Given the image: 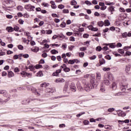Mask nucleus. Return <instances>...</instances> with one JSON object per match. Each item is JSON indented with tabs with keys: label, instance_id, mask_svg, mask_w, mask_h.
Listing matches in <instances>:
<instances>
[{
	"label": "nucleus",
	"instance_id": "nucleus-13",
	"mask_svg": "<svg viewBox=\"0 0 131 131\" xmlns=\"http://www.w3.org/2000/svg\"><path fill=\"white\" fill-rule=\"evenodd\" d=\"M115 7L114 6H110L108 8V11L111 12V14H113V12L115 11Z\"/></svg>",
	"mask_w": 131,
	"mask_h": 131
},
{
	"label": "nucleus",
	"instance_id": "nucleus-46",
	"mask_svg": "<svg viewBox=\"0 0 131 131\" xmlns=\"http://www.w3.org/2000/svg\"><path fill=\"white\" fill-rule=\"evenodd\" d=\"M60 27H62V28H64V27H66V23L62 22L60 25Z\"/></svg>",
	"mask_w": 131,
	"mask_h": 131
},
{
	"label": "nucleus",
	"instance_id": "nucleus-58",
	"mask_svg": "<svg viewBox=\"0 0 131 131\" xmlns=\"http://www.w3.org/2000/svg\"><path fill=\"white\" fill-rule=\"evenodd\" d=\"M84 45L86 46V47H89L90 46V41H87L84 42Z\"/></svg>",
	"mask_w": 131,
	"mask_h": 131
},
{
	"label": "nucleus",
	"instance_id": "nucleus-23",
	"mask_svg": "<svg viewBox=\"0 0 131 131\" xmlns=\"http://www.w3.org/2000/svg\"><path fill=\"white\" fill-rule=\"evenodd\" d=\"M117 112H121V116H122V117H123V116H125V115H126L125 113L121 111L120 110L117 111Z\"/></svg>",
	"mask_w": 131,
	"mask_h": 131
},
{
	"label": "nucleus",
	"instance_id": "nucleus-44",
	"mask_svg": "<svg viewBox=\"0 0 131 131\" xmlns=\"http://www.w3.org/2000/svg\"><path fill=\"white\" fill-rule=\"evenodd\" d=\"M27 72H22L20 74L22 75L23 77H26L27 76Z\"/></svg>",
	"mask_w": 131,
	"mask_h": 131
},
{
	"label": "nucleus",
	"instance_id": "nucleus-52",
	"mask_svg": "<svg viewBox=\"0 0 131 131\" xmlns=\"http://www.w3.org/2000/svg\"><path fill=\"white\" fill-rule=\"evenodd\" d=\"M115 108H108V110H107V111L108 112H113V111H115Z\"/></svg>",
	"mask_w": 131,
	"mask_h": 131
},
{
	"label": "nucleus",
	"instance_id": "nucleus-39",
	"mask_svg": "<svg viewBox=\"0 0 131 131\" xmlns=\"http://www.w3.org/2000/svg\"><path fill=\"white\" fill-rule=\"evenodd\" d=\"M23 42L27 43V45H28V42H29L30 41L28 39H26L25 38H23Z\"/></svg>",
	"mask_w": 131,
	"mask_h": 131
},
{
	"label": "nucleus",
	"instance_id": "nucleus-47",
	"mask_svg": "<svg viewBox=\"0 0 131 131\" xmlns=\"http://www.w3.org/2000/svg\"><path fill=\"white\" fill-rule=\"evenodd\" d=\"M62 12L64 14H68V13H69V10L68 9H64L62 10Z\"/></svg>",
	"mask_w": 131,
	"mask_h": 131
},
{
	"label": "nucleus",
	"instance_id": "nucleus-59",
	"mask_svg": "<svg viewBox=\"0 0 131 131\" xmlns=\"http://www.w3.org/2000/svg\"><path fill=\"white\" fill-rule=\"evenodd\" d=\"M47 34H52L53 31L51 30H47Z\"/></svg>",
	"mask_w": 131,
	"mask_h": 131
},
{
	"label": "nucleus",
	"instance_id": "nucleus-29",
	"mask_svg": "<svg viewBox=\"0 0 131 131\" xmlns=\"http://www.w3.org/2000/svg\"><path fill=\"white\" fill-rule=\"evenodd\" d=\"M71 6H76L77 2L75 0H73L71 2Z\"/></svg>",
	"mask_w": 131,
	"mask_h": 131
},
{
	"label": "nucleus",
	"instance_id": "nucleus-34",
	"mask_svg": "<svg viewBox=\"0 0 131 131\" xmlns=\"http://www.w3.org/2000/svg\"><path fill=\"white\" fill-rule=\"evenodd\" d=\"M17 9L18 11H23V7H22V6L21 5L18 6L17 7Z\"/></svg>",
	"mask_w": 131,
	"mask_h": 131
},
{
	"label": "nucleus",
	"instance_id": "nucleus-60",
	"mask_svg": "<svg viewBox=\"0 0 131 131\" xmlns=\"http://www.w3.org/2000/svg\"><path fill=\"white\" fill-rule=\"evenodd\" d=\"M105 59L107 60H111V56H110L109 55H107L105 56Z\"/></svg>",
	"mask_w": 131,
	"mask_h": 131
},
{
	"label": "nucleus",
	"instance_id": "nucleus-53",
	"mask_svg": "<svg viewBox=\"0 0 131 131\" xmlns=\"http://www.w3.org/2000/svg\"><path fill=\"white\" fill-rule=\"evenodd\" d=\"M110 69H111L110 68H103L102 70H103V71H110Z\"/></svg>",
	"mask_w": 131,
	"mask_h": 131
},
{
	"label": "nucleus",
	"instance_id": "nucleus-16",
	"mask_svg": "<svg viewBox=\"0 0 131 131\" xmlns=\"http://www.w3.org/2000/svg\"><path fill=\"white\" fill-rule=\"evenodd\" d=\"M130 68H131V65L130 64H127L125 68V71L126 72H128V71H130Z\"/></svg>",
	"mask_w": 131,
	"mask_h": 131
},
{
	"label": "nucleus",
	"instance_id": "nucleus-40",
	"mask_svg": "<svg viewBox=\"0 0 131 131\" xmlns=\"http://www.w3.org/2000/svg\"><path fill=\"white\" fill-rule=\"evenodd\" d=\"M96 50L98 52H101L102 51V47L101 46H98L96 47Z\"/></svg>",
	"mask_w": 131,
	"mask_h": 131
},
{
	"label": "nucleus",
	"instance_id": "nucleus-33",
	"mask_svg": "<svg viewBox=\"0 0 131 131\" xmlns=\"http://www.w3.org/2000/svg\"><path fill=\"white\" fill-rule=\"evenodd\" d=\"M122 37L123 38H126L127 37V32H124L122 34Z\"/></svg>",
	"mask_w": 131,
	"mask_h": 131
},
{
	"label": "nucleus",
	"instance_id": "nucleus-25",
	"mask_svg": "<svg viewBox=\"0 0 131 131\" xmlns=\"http://www.w3.org/2000/svg\"><path fill=\"white\" fill-rule=\"evenodd\" d=\"M104 26H109L110 25V21L108 20H105L104 21Z\"/></svg>",
	"mask_w": 131,
	"mask_h": 131
},
{
	"label": "nucleus",
	"instance_id": "nucleus-14",
	"mask_svg": "<svg viewBox=\"0 0 131 131\" xmlns=\"http://www.w3.org/2000/svg\"><path fill=\"white\" fill-rule=\"evenodd\" d=\"M50 4H51L52 9H57V5L55 4V2L51 1Z\"/></svg>",
	"mask_w": 131,
	"mask_h": 131
},
{
	"label": "nucleus",
	"instance_id": "nucleus-42",
	"mask_svg": "<svg viewBox=\"0 0 131 131\" xmlns=\"http://www.w3.org/2000/svg\"><path fill=\"white\" fill-rule=\"evenodd\" d=\"M42 66L41 64H37L35 66V69H39V68H41Z\"/></svg>",
	"mask_w": 131,
	"mask_h": 131
},
{
	"label": "nucleus",
	"instance_id": "nucleus-19",
	"mask_svg": "<svg viewBox=\"0 0 131 131\" xmlns=\"http://www.w3.org/2000/svg\"><path fill=\"white\" fill-rule=\"evenodd\" d=\"M105 46H110V48L111 49H115V45H114V43H108V44H105Z\"/></svg>",
	"mask_w": 131,
	"mask_h": 131
},
{
	"label": "nucleus",
	"instance_id": "nucleus-55",
	"mask_svg": "<svg viewBox=\"0 0 131 131\" xmlns=\"http://www.w3.org/2000/svg\"><path fill=\"white\" fill-rule=\"evenodd\" d=\"M118 53H120V54H124V51L123 49H119Z\"/></svg>",
	"mask_w": 131,
	"mask_h": 131
},
{
	"label": "nucleus",
	"instance_id": "nucleus-24",
	"mask_svg": "<svg viewBox=\"0 0 131 131\" xmlns=\"http://www.w3.org/2000/svg\"><path fill=\"white\" fill-rule=\"evenodd\" d=\"M14 76V73L12 71L8 72V77H13Z\"/></svg>",
	"mask_w": 131,
	"mask_h": 131
},
{
	"label": "nucleus",
	"instance_id": "nucleus-54",
	"mask_svg": "<svg viewBox=\"0 0 131 131\" xmlns=\"http://www.w3.org/2000/svg\"><path fill=\"white\" fill-rule=\"evenodd\" d=\"M96 58H97V56L96 55H93L89 57V59H90V60H95Z\"/></svg>",
	"mask_w": 131,
	"mask_h": 131
},
{
	"label": "nucleus",
	"instance_id": "nucleus-20",
	"mask_svg": "<svg viewBox=\"0 0 131 131\" xmlns=\"http://www.w3.org/2000/svg\"><path fill=\"white\" fill-rule=\"evenodd\" d=\"M50 85V84L49 83H47L46 82L42 83L40 84V86L42 88H47V86H49Z\"/></svg>",
	"mask_w": 131,
	"mask_h": 131
},
{
	"label": "nucleus",
	"instance_id": "nucleus-64",
	"mask_svg": "<svg viewBox=\"0 0 131 131\" xmlns=\"http://www.w3.org/2000/svg\"><path fill=\"white\" fill-rule=\"evenodd\" d=\"M102 51H107L108 47L107 46H105L102 48Z\"/></svg>",
	"mask_w": 131,
	"mask_h": 131
},
{
	"label": "nucleus",
	"instance_id": "nucleus-27",
	"mask_svg": "<svg viewBox=\"0 0 131 131\" xmlns=\"http://www.w3.org/2000/svg\"><path fill=\"white\" fill-rule=\"evenodd\" d=\"M112 89L113 90H116V89H117V85L116 84V83L115 82H113L112 84Z\"/></svg>",
	"mask_w": 131,
	"mask_h": 131
},
{
	"label": "nucleus",
	"instance_id": "nucleus-18",
	"mask_svg": "<svg viewBox=\"0 0 131 131\" xmlns=\"http://www.w3.org/2000/svg\"><path fill=\"white\" fill-rule=\"evenodd\" d=\"M29 69H30V71H34V70L35 69V66H34L32 64H31L29 66Z\"/></svg>",
	"mask_w": 131,
	"mask_h": 131
},
{
	"label": "nucleus",
	"instance_id": "nucleus-56",
	"mask_svg": "<svg viewBox=\"0 0 131 131\" xmlns=\"http://www.w3.org/2000/svg\"><path fill=\"white\" fill-rule=\"evenodd\" d=\"M64 5H62V4H60V5H59L58 6V9H64Z\"/></svg>",
	"mask_w": 131,
	"mask_h": 131
},
{
	"label": "nucleus",
	"instance_id": "nucleus-30",
	"mask_svg": "<svg viewBox=\"0 0 131 131\" xmlns=\"http://www.w3.org/2000/svg\"><path fill=\"white\" fill-rule=\"evenodd\" d=\"M29 102H30L29 99H27L26 100L23 101L22 102V104L23 105H26V104H28L29 103Z\"/></svg>",
	"mask_w": 131,
	"mask_h": 131
},
{
	"label": "nucleus",
	"instance_id": "nucleus-4",
	"mask_svg": "<svg viewBox=\"0 0 131 131\" xmlns=\"http://www.w3.org/2000/svg\"><path fill=\"white\" fill-rule=\"evenodd\" d=\"M27 88L29 91L30 90V89H31L32 92L35 94L36 96H40V93H39V92L37 91V90H36V89L33 88L31 86H28Z\"/></svg>",
	"mask_w": 131,
	"mask_h": 131
},
{
	"label": "nucleus",
	"instance_id": "nucleus-51",
	"mask_svg": "<svg viewBox=\"0 0 131 131\" xmlns=\"http://www.w3.org/2000/svg\"><path fill=\"white\" fill-rule=\"evenodd\" d=\"M79 56L80 58H83V56H84V52H80L79 53Z\"/></svg>",
	"mask_w": 131,
	"mask_h": 131
},
{
	"label": "nucleus",
	"instance_id": "nucleus-61",
	"mask_svg": "<svg viewBox=\"0 0 131 131\" xmlns=\"http://www.w3.org/2000/svg\"><path fill=\"white\" fill-rule=\"evenodd\" d=\"M90 36V35L88 34H84L83 35V37L84 38H88Z\"/></svg>",
	"mask_w": 131,
	"mask_h": 131
},
{
	"label": "nucleus",
	"instance_id": "nucleus-15",
	"mask_svg": "<svg viewBox=\"0 0 131 131\" xmlns=\"http://www.w3.org/2000/svg\"><path fill=\"white\" fill-rule=\"evenodd\" d=\"M6 30L8 32H13V31H14V28L12 27H7Z\"/></svg>",
	"mask_w": 131,
	"mask_h": 131
},
{
	"label": "nucleus",
	"instance_id": "nucleus-26",
	"mask_svg": "<svg viewBox=\"0 0 131 131\" xmlns=\"http://www.w3.org/2000/svg\"><path fill=\"white\" fill-rule=\"evenodd\" d=\"M32 52H35V53H37L38 51H39V48L38 47H35L32 49Z\"/></svg>",
	"mask_w": 131,
	"mask_h": 131
},
{
	"label": "nucleus",
	"instance_id": "nucleus-12",
	"mask_svg": "<svg viewBox=\"0 0 131 131\" xmlns=\"http://www.w3.org/2000/svg\"><path fill=\"white\" fill-rule=\"evenodd\" d=\"M65 80L63 78H58L55 80V82L59 83V82H64Z\"/></svg>",
	"mask_w": 131,
	"mask_h": 131
},
{
	"label": "nucleus",
	"instance_id": "nucleus-50",
	"mask_svg": "<svg viewBox=\"0 0 131 131\" xmlns=\"http://www.w3.org/2000/svg\"><path fill=\"white\" fill-rule=\"evenodd\" d=\"M85 4L88 5V6H92V3L89 1H85Z\"/></svg>",
	"mask_w": 131,
	"mask_h": 131
},
{
	"label": "nucleus",
	"instance_id": "nucleus-31",
	"mask_svg": "<svg viewBox=\"0 0 131 131\" xmlns=\"http://www.w3.org/2000/svg\"><path fill=\"white\" fill-rule=\"evenodd\" d=\"M42 6H43V7H45V8H48V7H50L49 4L46 3V2H43L42 3Z\"/></svg>",
	"mask_w": 131,
	"mask_h": 131
},
{
	"label": "nucleus",
	"instance_id": "nucleus-48",
	"mask_svg": "<svg viewBox=\"0 0 131 131\" xmlns=\"http://www.w3.org/2000/svg\"><path fill=\"white\" fill-rule=\"evenodd\" d=\"M106 9H107V6H105V5L101 6L100 8V10H101V11H104V10H106Z\"/></svg>",
	"mask_w": 131,
	"mask_h": 131
},
{
	"label": "nucleus",
	"instance_id": "nucleus-45",
	"mask_svg": "<svg viewBox=\"0 0 131 131\" xmlns=\"http://www.w3.org/2000/svg\"><path fill=\"white\" fill-rule=\"evenodd\" d=\"M14 72L17 73V72H20V69L16 67L14 69Z\"/></svg>",
	"mask_w": 131,
	"mask_h": 131
},
{
	"label": "nucleus",
	"instance_id": "nucleus-5",
	"mask_svg": "<svg viewBox=\"0 0 131 131\" xmlns=\"http://www.w3.org/2000/svg\"><path fill=\"white\" fill-rule=\"evenodd\" d=\"M0 94L1 95H4L5 97H6L8 98V100H10L9 98L10 97L9 94H8V92L6 90H0Z\"/></svg>",
	"mask_w": 131,
	"mask_h": 131
},
{
	"label": "nucleus",
	"instance_id": "nucleus-28",
	"mask_svg": "<svg viewBox=\"0 0 131 131\" xmlns=\"http://www.w3.org/2000/svg\"><path fill=\"white\" fill-rule=\"evenodd\" d=\"M97 24L98 25V26H99L100 27H103V26H104V22L101 21H98L97 23Z\"/></svg>",
	"mask_w": 131,
	"mask_h": 131
},
{
	"label": "nucleus",
	"instance_id": "nucleus-32",
	"mask_svg": "<svg viewBox=\"0 0 131 131\" xmlns=\"http://www.w3.org/2000/svg\"><path fill=\"white\" fill-rule=\"evenodd\" d=\"M118 122L119 123H120V122H124L125 123H128L129 122V120L126 119L124 121L119 120Z\"/></svg>",
	"mask_w": 131,
	"mask_h": 131
},
{
	"label": "nucleus",
	"instance_id": "nucleus-10",
	"mask_svg": "<svg viewBox=\"0 0 131 131\" xmlns=\"http://www.w3.org/2000/svg\"><path fill=\"white\" fill-rule=\"evenodd\" d=\"M105 91H106V89L105 88V86H104L103 84H101L100 85V92H101V93H104Z\"/></svg>",
	"mask_w": 131,
	"mask_h": 131
},
{
	"label": "nucleus",
	"instance_id": "nucleus-1",
	"mask_svg": "<svg viewBox=\"0 0 131 131\" xmlns=\"http://www.w3.org/2000/svg\"><path fill=\"white\" fill-rule=\"evenodd\" d=\"M82 83L83 84L84 89L86 92H90L93 89V86L91 85L90 82L86 81V80L83 79L82 80Z\"/></svg>",
	"mask_w": 131,
	"mask_h": 131
},
{
	"label": "nucleus",
	"instance_id": "nucleus-22",
	"mask_svg": "<svg viewBox=\"0 0 131 131\" xmlns=\"http://www.w3.org/2000/svg\"><path fill=\"white\" fill-rule=\"evenodd\" d=\"M51 53L52 55H56V54H58L59 52L55 49H53L51 51Z\"/></svg>",
	"mask_w": 131,
	"mask_h": 131
},
{
	"label": "nucleus",
	"instance_id": "nucleus-17",
	"mask_svg": "<svg viewBox=\"0 0 131 131\" xmlns=\"http://www.w3.org/2000/svg\"><path fill=\"white\" fill-rule=\"evenodd\" d=\"M77 86L78 90H79L81 92L83 90V88H82V86H81V84L80 83H78L77 84Z\"/></svg>",
	"mask_w": 131,
	"mask_h": 131
},
{
	"label": "nucleus",
	"instance_id": "nucleus-7",
	"mask_svg": "<svg viewBox=\"0 0 131 131\" xmlns=\"http://www.w3.org/2000/svg\"><path fill=\"white\" fill-rule=\"evenodd\" d=\"M103 83L105 84V85L109 86L110 84H111V82H110V81L107 79L106 77H104V80H103Z\"/></svg>",
	"mask_w": 131,
	"mask_h": 131
},
{
	"label": "nucleus",
	"instance_id": "nucleus-6",
	"mask_svg": "<svg viewBox=\"0 0 131 131\" xmlns=\"http://www.w3.org/2000/svg\"><path fill=\"white\" fill-rule=\"evenodd\" d=\"M69 86L72 92H76V86L74 82L71 83Z\"/></svg>",
	"mask_w": 131,
	"mask_h": 131
},
{
	"label": "nucleus",
	"instance_id": "nucleus-57",
	"mask_svg": "<svg viewBox=\"0 0 131 131\" xmlns=\"http://www.w3.org/2000/svg\"><path fill=\"white\" fill-rule=\"evenodd\" d=\"M8 75V73H7V72L6 71H4L2 72V76H7V75Z\"/></svg>",
	"mask_w": 131,
	"mask_h": 131
},
{
	"label": "nucleus",
	"instance_id": "nucleus-11",
	"mask_svg": "<svg viewBox=\"0 0 131 131\" xmlns=\"http://www.w3.org/2000/svg\"><path fill=\"white\" fill-rule=\"evenodd\" d=\"M93 81H94V80H92L91 82L92 83V86L94 89L98 86V84H99V82H98V81H96V82H93Z\"/></svg>",
	"mask_w": 131,
	"mask_h": 131
},
{
	"label": "nucleus",
	"instance_id": "nucleus-36",
	"mask_svg": "<svg viewBox=\"0 0 131 131\" xmlns=\"http://www.w3.org/2000/svg\"><path fill=\"white\" fill-rule=\"evenodd\" d=\"M36 76H38L39 77H40L41 76H42V72H41V71L38 72L36 74Z\"/></svg>",
	"mask_w": 131,
	"mask_h": 131
},
{
	"label": "nucleus",
	"instance_id": "nucleus-43",
	"mask_svg": "<svg viewBox=\"0 0 131 131\" xmlns=\"http://www.w3.org/2000/svg\"><path fill=\"white\" fill-rule=\"evenodd\" d=\"M83 114H85V112H83L77 114L76 115V117H80V116H81V115H83Z\"/></svg>",
	"mask_w": 131,
	"mask_h": 131
},
{
	"label": "nucleus",
	"instance_id": "nucleus-2",
	"mask_svg": "<svg viewBox=\"0 0 131 131\" xmlns=\"http://www.w3.org/2000/svg\"><path fill=\"white\" fill-rule=\"evenodd\" d=\"M120 86L122 92H125V91H126V88H127V82H126V79H125L122 81L120 84Z\"/></svg>",
	"mask_w": 131,
	"mask_h": 131
},
{
	"label": "nucleus",
	"instance_id": "nucleus-63",
	"mask_svg": "<svg viewBox=\"0 0 131 131\" xmlns=\"http://www.w3.org/2000/svg\"><path fill=\"white\" fill-rule=\"evenodd\" d=\"M18 49H19V50H23V49H24V48L23 47V46H22V45H18Z\"/></svg>",
	"mask_w": 131,
	"mask_h": 131
},
{
	"label": "nucleus",
	"instance_id": "nucleus-49",
	"mask_svg": "<svg viewBox=\"0 0 131 131\" xmlns=\"http://www.w3.org/2000/svg\"><path fill=\"white\" fill-rule=\"evenodd\" d=\"M46 93H53V90L50 88L46 90Z\"/></svg>",
	"mask_w": 131,
	"mask_h": 131
},
{
	"label": "nucleus",
	"instance_id": "nucleus-3",
	"mask_svg": "<svg viewBox=\"0 0 131 131\" xmlns=\"http://www.w3.org/2000/svg\"><path fill=\"white\" fill-rule=\"evenodd\" d=\"M25 9L29 12H31V11H34L35 7L34 6L31 5V4H27L25 6Z\"/></svg>",
	"mask_w": 131,
	"mask_h": 131
},
{
	"label": "nucleus",
	"instance_id": "nucleus-62",
	"mask_svg": "<svg viewBox=\"0 0 131 131\" xmlns=\"http://www.w3.org/2000/svg\"><path fill=\"white\" fill-rule=\"evenodd\" d=\"M18 58H19V55H14L13 59L14 60H17V59H18Z\"/></svg>",
	"mask_w": 131,
	"mask_h": 131
},
{
	"label": "nucleus",
	"instance_id": "nucleus-21",
	"mask_svg": "<svg viewBox=\"0 0 131 131\" xmlns=\"http://www.w3.org/2000/svg\"><path fill=\"white\" fill-rule=\"evenodd\" d=\"M101 77V74L100 73H96V79L98 80H100Z\"/></svg>",
	"mask_w": 131,
	"mask_h": 131
},
{
	"label": "nucleus",
	"instance_id": "nucleus-9",
	"mask_svg": "<svg viewBox=\"0 0 131 131\" xmlns=\"http://www.w3.org/2000/svg\"><path fill=\"white\" fill-rule=\"evenodd\" d=\"M107 78L110 80H113L114 79V76L111 73H108L107 74Z\"/></svg>",
	"mask_w": 131,
	"mask_h": 131
},
{
	"label": "nucleus",
	"instance_id": "nucleus-8",
	"mask_svg": "<svg viewBox=\"0 0 131 131\" xmlns=\"http://www.w3.org/2000/svg\"><path fill=\"white\" fill-rule=\"evenodd\" d=\"M74 63H79L78 59L70 60L68 61V64H74Z\"/></svg>",
	"mask_w": 131,
	"mask_h": 131
},
{
	"label": "nucleus",
	"instance_id": "nucleus-41",
	"mask_svg": "<svg viewBox=\"0 0 131 131\" xmlns=\"http://www.w3.org/2000/svg\"><path fill=\"white\" fill-rule=\"evenodd\" d=\"M80 51H81V52H84V51L86 50V47H81L79 49Z\"/></svg>",
	"mask_w": 131,
	"mask_h": 131
},
{
	"label": "nucleus",
	"instance_id": "nucleus-37",
	"mask_svg": "<svg viewBox=\"0 0 131 131\" xmlns=\"http://www.w3.org/2000/svg\"><path fill=\"white\" fill-rule=\"evenodd\" d=\"M63 71H64V72H69V71H70V69L66 67L63 69Z\"/></svg>",
	"mask_w": 131,
	"mask_h": 131
},
{
	"label": "nucleus",
	"instance_id": "nucleus-38",
	"mask_svg": "<svg viewBox=\"0 0 131 131\" xmlns=\"http://www.w3.org/2000/svg\"><path fill=\"white\" fill-rule=\"evenodd\" d=\"M19 31V27L17 26H14L13 27V31Z\"/></svg>",
	"mask_w": 131,
	"mask_h": 131
},
{
	"label": "nucleus",
	"instance_id": "nucleus-35",
	"mask_svg": "<svg viewBox=\"0 0 131 131\" xmlns=\"http://www.w3.org/2000/svg\"><path fill=\"white\" fill-rule=\"evenodd\" d=\"M99 62H100V65H103V64H105L106 61H105V59L104 58H102L101 60H100L99 61Z\"/></svg>",
	"mask_w": 131,
	"mask_h": 131
}]
</instances>
